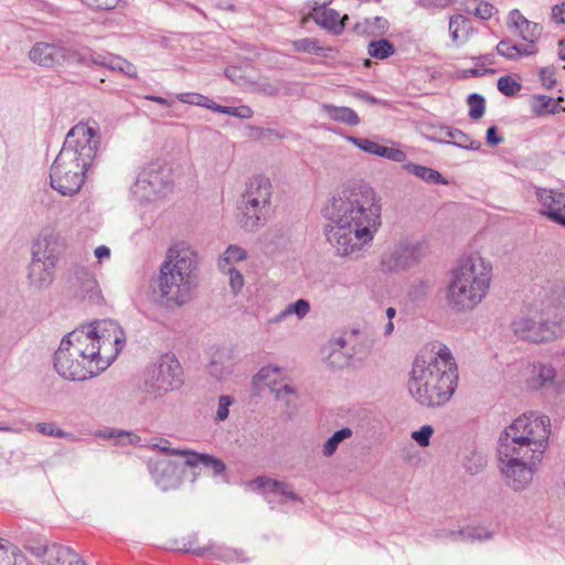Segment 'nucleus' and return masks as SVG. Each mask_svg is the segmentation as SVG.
Wrapping results in <instances>:
<instances>
[{
	"label": "nucleus",
	"instance_id": "1",
	"mask_svg": "<svg viewBox=\"0 0 565 565\" xmlns=\"http://www.w3.org/2000/svg\"><path fill=\"white\" fill-rule=\"evenodd\" d=\"M329 221L324 235L338 256L358 259L382 224L381 198L364 181H353L335 190L322 209Z\"/></svg>",
	"mask_w": 565,
	"mask_h": 565
},
{
	"label": "nucleus",
	"instance_id": "2",
	"mask_svg": "<svg viewBox=\"0 0 565 565\" xmlns=\"http://www.w3.org/2000/svg\"><path fill=\"white\" fill-rule=\"evenodd\" d=\"M125 334L113 320L94 321L68 332L54 353L56 373L68 381H84L105 371L122 350Z\"/></svg>",
	"mask_w": 565,
	"mask_h": 565
},
{
	"label": "nucleus",
	"instance_id": "3",
	"mask_svg": "<svg viewBox=\"0 0 565 565\" xmlns=\"http://www.w3.org/2000/svg\"><path fill=\"white\" fill-rule=\"evenodd\" d=\"M458 384V367L450 349L441 343L416 355L407 388L422 406L440 407L452 397Z\"/></svg>",
	"mask_w": 565,
	"mask_h": 565
},
{
	"label": "nucleus",
	"instance_id": "4",
	"mask_svg": "<svg viewBox=\"0 0 565 565\" xmlns=\"http://www.w3.org/2000/svg\"><path fill=\"white\" fill-rule=\"evenodd\" d=\"M99 146L97 129L85 122L66 135L62 149L51 166V186L62 195L73 196L83 188Z\"/></svg>",
	"mask_w": 565,
	"mask_h": 565
},
{
	"label": "nucleus",
	"instance_id": "5",
	"mask_svg": "<svg viewBox=\"0 0 565 565\" xmlns=\"http://www.w3.org/2000/svg\"><path fill=\"white\" fill-rule=\"evenodd\" d=\"M198 265V253L190 244L178 242L170 246L157 279L160 297L178 307L188 303L196 287Z\"/></svg>",
	"mask_w": 565,
	"mask_h": 565
},
{
	"label": "nucleus",
	"instance_id": "6",
	"mask_svg": "<svg viewBox=\"0 0 565 565\" xmlns=\"http://www.w3.org/2000/svg\"><path fill=\"white\" fill-rule=\"evenodd\" d=\"M492 279L490 262L470 255L452 269L446 290L448 306L457 312L475 309L487 296Z\"/></svg>",
	"mask_w": 565,
	"mask_h": 565
},
{
	"label": "nucleus",
	"instance_id": "7",
	"mask_svg": "<svg viewBox=\"0 0 565 565\" xmlns=\"http://www.w3.org/2000/svg\"><path fill=\"white\" fill-rule=\"evenodd\" d=\"M551 422L545 415L524 414L518 417L499 439L503 455L518 451L531 455L532 458H543L551 435Z\"/></svg>",
	"mask_w": 565,
	"mask_h": 565
},
{
	"label": "nucleus",
	"instance_id": "8",
	"mask_svg": "<svg viewBox=\"0 0 565 565\" xmlns=\"http://www.w3.org/2000/svg\"><path fill=\"white\" fill-rule=\"evenodd\" d=\"M542 315L518 317L511 323L513 333L521 340L535 343L548 342L557 337L559 324L565 319V288L557 286L551 290Z\"/></svg>",
	"mask_w": 565,
	"mask_h": 565
},
{
	"label": "nucleus",
	"instance_id": "9",
	"mask_svg": "<svg viewBox=\"0 0 565 565\" xmlns=\"http://www.w3.org/2000/svg\"><path fill=\"white\" fill-rule=\"evenodd\" d=\"M274 189L264 175L249 179L237 202V223L245 232L255 233L266 225L274 213Z\"/></svg>",
	"mask_w": 565,
	"mask_h": 565
},
{
	"label": "nucleus",
	"instance_id": "10",
	"mask_svg": "<svg viewBox=\"0 0 565 565\" xmlns=\"http://www.w3.org/2000/svg\"><path fill=\"white\" fill-rule=\"evenodd\" d=\"M173 186L171 167L156 160L147 163L139 171L131 186V194L139 202H156L170 194Z\"/></svg>",
	"mask_w": 565,
	"mask_h": 565
},
{
	"label": "nucleus",
	"instance_id": "11",
	"mask_svg": "<svg viewBox=\"0 0 565 565\" xmlns=\"http://www.w3.org/2000/svg\"><path fill=\"white\" fill-rule=\"evenodd\" d=\"M499 468L504 477L505 483L514 491H522L533 480L537 463L542 458H532L529 454L515 452L503 455V447L498 448Z\"/></svg>",
	"mask_w": 565,
	"mask_h": 565
},
{
	"label": "nucleus",
	"instance_id": "12",
	"mask_svg": "<svg viewBox=\"0 0 565 565\" xmlns=\"http://www.w3.org/2000/svg\"><path fill=\"white\" fill-rule=\"evenodd\" d=\"M182 384V369L173 355H162L150 365L145 376V388L154 396H162Z\"/></svg>",
	"mask_w": 565,
	"mask_h": 565
},
{
	"label": "nucleus",
	"instance_id": "13",
	"mask_svg": "<svg viewBox=\"0 0 565 565\" xmlns=\"http://www.w3.org/2000/svg\"><path fill=\"white\" fill-rule=\"evenodd\" d=\"M29 58L33 63L47 68L71 62L88 63L87 55L79 53L74 47L64 45L62 42H36L29 51Z\"/></svg>",
	"mask_w": 565,
	"mask_h": 565
},
{
	"label": "nucleus",
	"instance_id": "14",
	"mask_svg": "<svg viewBox=\"0 0 565 565\" xmlns=\"http://www.w3.org/2000/svg\"><path fill=\"white\" fill-rule=\"evenodd\" d=\"M252 491L262 493L269 504H284L287 501L302 502L292 486L266 476H260L247 483Z\"/></svg>",
	"mask_w": 565,
	"mask_h": 565
},
{
	"label": "nucleus",
	"instance_id": "15",
	"mask_svg": "<svg viewBox=\"0 0 565 565\" xmlns=\"http://www.w3.org/2000/svg\"><path fill=\"white\" fill-rule=\"evenodd\" d=\"M422 257V247L418 244H403L386 252L381 260L384 273H399L415 266Z\"/></svg>",
	"mask_w": 565,
	"mask_h": 565
},
{
	"label": "nucleus",
	"instance_id": "16",
	"mask_svg": "<svg viewBox=\"0 0 565 565\" xmlns=\"http://www.w3.org/2000/svg\"><path fill=\"white\" fill-rule=\"evenodd\" d=\"M154 483L162 490L177 489L181 482L182 463L169 457L150 459L148 463Z\"/></svg>",
	"mask_w": 565,
	"mask_h": 565
},
{
	"label": "nucleus",
	"instance_id": "17",
	"mask_svg": "<svg viewBox=\"0 0 565 565\" xmlns=\"http://www.w3.org/2000/svg\"><path fill=\"white\" fill-rule=\"evenodd\" d=\"M63 248L61 235L54 228H44L33 242L32 259L56 264Z\"/></svg>",
	"mask_w": 565,
	"mask_h": 565
},
{
	"label": "nucleus",
	"instance_id": "18",
	"mask_svg": "<svg viewBox=\"0 0 565 565\" xmlns=\"http://www.w3.org/2000/svg\"><path fill=\"white\" fill-rule=\"evenodd\" d=\"M536 199L541 204V214L565 227V192L539 188Z\"/></svg>",
	"mask_w": 565,
	"mask_h": 565
},
{
	"label": "nucleus",
	"instance_id": "19",
	"mask_svg": "<svg viewBox=\"0 0 565 565\" xmlns=\"http://www.w3.org/2000/svg\"><path fill=\"white\" fill-rule=\"evenodd\" d=\"M36 550L46 565H87L82 556L68 546L53 543L39 546Z\"/></svg>",
	"mask_w": 565,
	"mask_h": 565
},
{
	"label": "nucleus",
	"instance_id": "20",
	"mask_svg": "<svg viewBox=\"0 0 565 565\" xmlns=\"http://www.w3.org/2000/svg\"><path fill=\"white\" fill-rule=\"evenodd\" d=\"M525 383L532 391L555 390L557 387L556 370L550 363L534 362Z\"/></svg>",
	"mask_w": 565,
	"mask_h": 565
},
{
	"label": "nucleus",
	"instance_id": "21",
	"mask_svg": "<svg viewBox=\"0 0 565 565\" xmlns=\"http://www.w3.org/2000/svg\"><path fill=\"white\" fill-rule=\"evenodd\" d=\"M74 286L76 296L87 299L93 303H98L102 299V291L96 280L95 274L85 267H78L74 270Z\"/></svg>",
	"mask_w": 565,
	"mask_h": 565
},
{
	"label": "nucleus",
	"instance_id": "22",
	"mask_svg": "<svg viewBox=\"0 0 565 565\" xmlns=\"http://www.w3.org/2000/svg\"><path fill=\"white\" fill-rule=\"evenodd\" d=\"M345 139L366 153L375 154L394 162H404L406 160V153L404 151L382 146L371 139L354 136H347Z\"/></svg>",
	"mask_w": 565,
	"mask_h": 565
},
{
	"label": "nucleus",
	"instance_id": "23",
	"mask_svg": "<svg viewBox=\"0 0 565 565\" xmlns=\"http://www.w3.org/2000/svg\"><path fill=\"white\" fill-rule=\"evenodd\" d=\"M88 63L105 66L110 68L111 71H117L125 74L128 77L135 78L137 77V68L136 66L128 62L127 60L113 55V54H102V53H89L87 56Z\"/></svg>",
	"mask_w": 565,
	"mask_h": 565
},
{
	"label": "nucleus",
	"instance_id": "24",
	"mask_svg": "<svg viewBox=\"0 0 565 565\" xmlns=\"http://www.w3.org/2000/svg\"><path fill=\"white\" fill-rule=\"evenodd\" d=\"M56 264L47 262L31 260L29 266V282L36 289L49 287L55 275Z\"/></svg>",
	"mask_w": 565,
	"mask_h": 565
},
{
	"label": "nucleus",
	"instance_id": "25",
	"mask_svg": "<svg viewBox=\"0 0 565 565\" xmlns=\"http://www.w3.org/2000/svg\"><path fill=\"white\" fill-rule=\"evenodd\" d=\"M433 139L437 140V137H434ZM438 140L469 150H479L481 147L480 141L472 140L463 131L450 127L440 128Z\"/></svg>",
	"mask_w": 565,
	"mask_h": 565
},
{
	"label": "nucleus",
	"instance_id": "26",
	"mask_svg": "<svg viewBox=\"0 0 565 565\" xmlns=\"http://www.w3.org/2000/svg\"><path fill=\"white\" fill-rule=\"evenodd\" d=\"M310 17L317 24L333 34H340L344 29V22L334 9L322 8L312 12Z\"/></svg>",
	"mask_w": 565,
	"mask_h": 565
},
{
	"label": "nucleus",
	"instance_id": "27",
	"mask_svg": "<svg viewBox=\"0 0 565 565\" xmlns=\"http://www.w3.org/2000/svg\"><path fill=\"white\" fill-rule=\"evenodd\" d=\"M184 465L189 467H198L202 465L206 468L212 469L214 476L222 475L224 477V480L226 481V476L224 475L226 466L221 459L214 456L191 451V454H188V458L185 459Z\"/></svg>",
	"mask_w": 565,
	"mask_h": 565
},
{
	"label": "nucleus",
	"instance_id": "28",
	"mask_svg": "<svg viewBox=\"0 0 565 565\" xmlns=\"http://www.w3.org/2000/svg\"><path fill=\"white\" fill-rule=\"evenodd\" d=\"M321 109L327 115V117L333 121L342 122L349 126H356L360 124V117L350 107L322 104Z\"/></svg>",
	"mask_w": 565,
	"mask_h": 565
},
{
	"label": "nucleus",
	"instance_id": "29",
	"mask_svg": "<svg viewBox=\"0 0 565 565\" xmlns=\"http://www.w3.org/2000/svg\"><path fill=\"white\" fill-rule=\"evenodd\" d=\"M270 391L274 393L275 398L284 404L285 412L289 417H291L297 411L298 396L296 390L288 384H282L280 386L274 384L270 387Z\"/></svg>",
	"mask_w": 565,
	"mask_h": 565
},
{
	"label": "nucleus",
	"instance_id": "30",
	"mask_svg": "<svg viewBox=\"0 0 565 565\" xmlns=\"http://www.w3.org/2000/svg\"><path fill=\"white\" fill-rule=\"evenodd\" d=\"M0 565H29V562L19 547L0 539Z\"/></svg>",
	"mask_w": 565,
	"mask_h": 565
},
{
	"label": "nucleus",
	"instance_id": "31",
	"mask_svg": "<svg viewBox=\"0 0 565 565\" xmlns=\"http://www.w3.org/2000/svg\"><path fill=\"white\" fill-rule=\"evenodd\" d=\"M403 168L411 174L416 175L420 180L430 184H448V181L441 175L440 172L431 168L419 166L416 163H405Z\"/></svg>",
	"mask_w": 565,
	"mask_h": 565
},
{
	"label": "nucleus",
	"instance_id": "32",
	"mask_svg": "<svg viewBox=\"0 0 565 565\" xmlns=\"http://www.w3.org/2000/svg\"><path fill=\"white\" fill-rule=\"evenodd\" d=\"M472 31L471 22L462 14L451 15L449 19V33L454 42L466 41Z\"/></svg>",
	"mask_w": 565,
	"mask_h": 565
},
{
	"label": "nucleus",
	"instance_id": "33",
	"mask_svg": "<svg viewBox=\"0 0 565 565\" xmlns=\"http://www.w3.org/2000/svg\"><path fill=\"white\" fill-rule=\"evenodd\" d=\"M497 52L499 55L508 60H518L521 56L532 55L536 50H529L525 45L514 44L509 39L501 40L497 45Z\"/></svg>",
	"mask_w": 565,
	"mask_h": 565
},
{
	"label": "nucleus",
	"instance_id": "34",
	"mask_svg": "<svg viewBox=\"0 0 565 565\" xmlns=\"http://www.w3.org/2000/svg\"><path fill=\"white\" fill-rule=\"evenodd\" d=\"M310 310V305L305 299H298L297 301L289 303L284 310L268 320V323L276 324L281 322L287 317L295 315L298 319L305 318Z\"/></svg>",
	"mask_w": 565,
	"mask_h": 565
},
{
	"label": "nucleus",
	"instance_id": "35",
	"mask_svg": "<svg viewBox=\"0 0 565 565\" xmlns=\"http://www.w3.org/2000/svg\"><path fill=\"white\" fill-rule=\"evenodd\" d=\"M562 100V97L554 99L545 95L534 96L532 100V110L534 114L539 116L546 114L554 115L559 113L561 110H564L563 108L559 107V102Z\"/></svg>",
	"mask_w": 565,
	"mask_h": 565
},
{
	"label": "nucleus",
	"instance_id": "36",
	"mask_svg": "<svg viewBox=\"0 0 565 565\" xmlns=\"http://www.w3.org/2000/svg\"><path fill=\"white\" fill-rule=\"evenodd\" d=\"M353 435V431L350 427H343L337 431L333 433L331 437H329L326 443L322 445L321 454L323 457H332L337 449L339 448V445L344 441L345 439L351 438Z\"/></svg>",
	"mask_w": 565,
	"mask_h": 565
},
{
	"label": "nucleus",
	"instance_id": "37",
	"mask_svg": "<svg viewBox=\"0 0 565 565\" xmlns=\"http://www.w3.org/2000/svg\"><path fill=\"white\" fill-rule=\"evenodd\" d=\"M246 258L247 252L243 247L230 245L220 256L217 266L221 271H225L226 268L233 267L234 263L245 260Z\"/></svg>",
	"mask_w": 565,
	"mask_h": 565
},
{
	"label": "nucleus",
	"instance_id": "38",
	"mask_svg": "<svg viewBox=\"0 0 565 565\" xmlns=\"http://www.w3.org/2000/svg\"><path fill=\"white\" fill-rule=\"evenodd\" d=\"M543 28L541 24L526 20L525 23L515 32L521 39L529 42V50H535V42L540 39Z\"/></svg>",
	"mask_w": 565,
	"mask_h": 565
},
{
	"label": "nucleus",
	"instance_id": "39",
	"mask_svg": "<svg viewBox=\"0 0 565 565\" xmlns=\"http://www.w3.org/2000/svg\"><path fill=\"white\" fill-rule=\"evenodd\" d=\"M394 52L395 47L393 43H391L386 39L371 41L367 46L369 55L377 60H385L388 56L393 55Z\"/></svg>",
	"mask_w": 565,
	"mask_h": 565
},
{
	"label": "nucleus",
	"instance_id": "40",
	"mask_svg": "<svg viewBox=\"0 0 565 565\" xmlns=\"http://www.w3.org/2000/svg\"><path fill=\"white\" fill-rule=\"evenodd\" d=\"M450 535L455 536L454 533H450ZM456 535H460L461 542H473L491 539V533L482 526H466L456 532Z\"/></svg>",
	"mask_w": 565,
	"mask_h": 565
},
{
	"label": "nucleus",
	"instance_id": "41",
	"mask_svg": "<svg viewBox=\"0 0 565 565\" xmlns=\"http://www.w3.org/2000/svg\"><path fill=\"white\" fill-rule=\"evenodd\" d=\"M468 13L475 14L481 20H489L498 10L494 6L489 2L473 0L466 8Z\"/></svg>",
	"mask_w": 565,
	"mask_h": 565
},
{
	"label": "nucleus",
	"instance_id": "42",
	"mask_svg": "<svg viewBox=\"0 0 565 565\" xmlns=\"http://www.w3.org/2000/svg\"><path fill=\"white\" fill-rule=\"evenodd\" d=\"M248 66L231 65L225 68V76L233 83L239 86H247L250 84L248 78Z\"/></svg>",
	"mask_w": 565,
	"mask_h": 565
},
{
	"label": "nucleus",
	"instance_id": "43",
	"mask_svg": "<svg viewBox=\"0 0 565 565\" xmlns=\"http://www.w3.org/2000/svg\"><path fill=\"white\" fill-rule=\"evenodd\" d=\"M469 117L473 120L480 119L486 109V100L480 94L473 93L468 97Z\"/></svg>",
	"mask_w": 565,
	"mask_h": 565
},
{
	"label": "nucleus",
	"instance_id": "44",
	"mask_svg": "<svg viewBox=\"0 0 565 565\" xmlns=\"http://www.w3.org/2000/svg\"><path fill=\"white\" fill-rule=\"evenodd\" d=\"M292 46L297 52H305L309 54H319L323 50L319 45L318 40L311 38L292 41Z\"/></svg>",
	"mask_w": 565,
	"mask_h": 565
},
{
	"label": "nucleus",
	"instance_id": "45",
	"mask_svg": "<svg viewBox=\"0 0 565 565\" xmlns=\"http://www.w3.org/2000/svg\"><path fill=\"white\" fill-rule=\"evenodd\" d=\"M233 403L234 399L230 395H221L218 397L217 409L214 417L215 423L224 422L228 418L230 407L233 405Z\"/></svg>",
	"mask_w": 565,
	"mask_h": 565
},
{
	"label": "nucleus",
	"instance_id": "46",
	"mask_svg": "<svg viewBox=\"0 0 565 565\" xmlns=\"http://www.w3.org/2000/svg\"><path fill=\"white\" fill-rule=\"evenodd\" d=\"M498 89L505 96H514L521 89V85L510 76L498 79Z\"/></svg>",
	"mask_w": 565,
	"mask_h": 565
},
{
	"label": "nucleus",
	"instance_id": "47",
	"mask_svg": "<svg viewBox=\"0 0 565 565\" xmlns=\"http://www.w3.org/2000/svg\"><path fill=\"white\" fill-rule=\"evenodd\" d=\"M35 429L44 436L56 438H65L68 436L66 431L58 428L54 423H38Z\"/></svg>",
	"mask_w": 565,
	"mask_h": 565
},
{
	"label": "nucleus",
	"instance_id": "48",
	"mask_svg": "<svg viewBox=\"0 0 565 565\" xmlns=\"http://www.w3.org/2000/svg\"><path fill=\"white\" fill-rule=\"evenodd\" d=\"M282 88H285L282 83L276 84L266 79L255 83V90L268 96H277Z\"/></svg>",
	"mask_w": 565,
	"mask_h": 565
},
{
	"label": "nucleus",
	"instance_id": "49",
	"mask_svg": "<svg viewBox=\"0 0 565 565\" xmlns=\"http://www.w3.org/2000/svg\"><path fill=\"white\" fill-rule=\"evenodd\" d=\"M217 110L220 114H226L243 119H249L254 115L253 109L246 105H242L238 107L224 106L223 109Z\"/></svg>",
	"mask_w": 565,
	"mask_h": 565
},
{
	"label": "nucleus",
	"instance_id": "50",
	"mask_svg": "<svg viewBox=\"0 0 565 565\" xmlns=\"http://www.w3.org/2000/svg\"><path fill=\"white\" fill-rule=\"evenodd\" d=\"M487 460L486 458L480 454H472L471 457H468L465 461V468L466 470L471 473L476 475L480 470L483 469L486 466Z\"/></svg>",
	"mask_w": 565,
	"mask_h": 565
},
{
	"label": "nucleus",
	"instance_id": "51",
	"mask_svg": "<svg viewBox=\"0 0 565 565\" xmlns=\"http://www.w3.org/2000/svg\"><path fill=\"white\" fill-rule=\"evenodd\" d=\"M434 428L430 425H424L420 429L412 433V438L422 447H427L430 443V437Z\"/></svg>",
	"mask_w": 565,
	"mask_h": 565
},
{
	"label": "nucleus",
	"instance_id": "52",
	"mask_svg": "<svg viewBox=\"0 0 565 565\" xmlns=\"http://www.w3.org/2000/svg\"><path fill=\"white\" fill-rule=\"evenodd\" d=\"M224 273L227 274L230 277V287H231L232 291L235 295H237L244 286L243 275L241 274V271H238L234 267L226 268V270Z\"/></svg>",
	"mask_w": 565,
	"mask_h": 565
},
{
	"label": "nucleus",
	"instance_id": "53",
	"mask_svg": "<svg viewBox=\"0 0 565 565\" xmlns=\"http://www.w3.org/2000/svg\"><path fill=\"white\" fill-rule=\"evenodd\" d=\"M152 448L158 449L160 452L164 455H175L180 457L188 458V454H191L189 450H178L170 447V441L163 438H160L157 443L152 444Z\"/></svg>",
	"mask_w": 565,
	"mask_h": 565
},
{
	"label": "nucleus",
	"instance_id": "54",
	"mask_svg": "<svg viewBox=\"0 0 565 565\" xmlns=\"http://www.w3.org/2000/svg\"><path fill=\"white\" fill-rule=\"evenodd\" d=\"M527 19L516 9L512 10L508 17V28L512 32H516Z\"/></svg>",
	"mask_w": 565,
	"mask_h": 565
},
{
	"label": "nucleus",
	"instance_id": "55",
	"mask_svg": "<svg viewBox=\"0 0 565 565\" xmlns=\"http://www.w3.org/2000/svg\"><path fill=\"white\" fill-rule=\"evenodd\" d=\"M430 288L429 281L420 280L412 287L409 295L414 300H419L430 291Z\"/></svg>",
	"mask_w": 565,
	"mask_h": 565
},
{
	"label": "nucleus",
	"instance_id": "56",
	"mask_svg": "<svg viewBox=\"0 0 565 565\" xmlns=\"http://www.w3.org/2000/svg\"><path fill=\"white\" fill-rule=\"evenodd\" d=\"M540 79L546 88H552L556 84L555 71L553 67H543L540 71Z\"/></svg>",
	"mask_w": 565,
	"mask_h": 565
},
{
	"label": "nucleus",
	"instance_id": "57",
	"mask_svg": "<svg viewBox=\"0 0 565 565\" xmlns=\"http://www.w3.org/2000/svg\"><path fill=\"white\" fill-rule=\"evenodd\" d=\"M231 372L230 366H225L223 364H220L217 361L213 360L209 365V373L217 379L221 380L225 375H227Z\"/></svg>",
	"mask_w": 565,
	"mask_h": 565
},
{
	"label": "nucleus",
	"instance_id": "58",
	"mask_svg": "<svg viewBox=\"0 0 565 565\" xmlns=\"http://www.w3.org/2000/svg\"><path fill=\"white\" fill-rule=\"evenodd\" d=\"M177 97L181 103L198 106H201L203 104V100L205 99V96L198 93H182L179 94Z\"/></svg>",
	"mask_w": 565,
	"mask_h": 565
},
{
	"label": "nucleus",
	"instance_id": "59",
	"mask_svg": "<svg viewBox=\"0 0 565 565\" xmlns=\"http://www.w3.org/2000/svg\"><path fill=\"white\" fill-rule=\"evenodd\" d=\"M248 129L250 130L249 132V137L252 138H255V139H262L264 137H267V136H276V131L274 129H269V128H260V127H255V126H248Z\"/></svg>",
	"mask_w": 565,
	"mask_h": 565
},
{
	"label": "nucleus",
	"instance_id": "60",
	"mask_svg": "<svg viewBox=\"0 0 565 565\" xmlns=\"http://www.w3.org/2000/svg\"><path fill=\"white\" fill-rule=\"evenodd\" d=\"M552 17L557 23H565V2L555 4L552 8Z\"/></svg>",
	"mask_w": 565,
	"mask_h": 565
},
{
	"label": "nucleus",
	"instance_id": "61",
	"mask_svg": "<svg viewBox=\"0 0 565 565\" xmlns=\"http://www.w3.org/2000/svg\"><path fill=\"white\" fill-rule=\"evenodd\" d=\"M503 141V138L498 135L495 126H491L487 130V142L491 146H498Z\"/></svg>",
	"mask_w": 565,
	"mask_h": 565
},
{
	"label": "nucleus",
	"instance_id": "62",
	"mask_svg": "<svg viewBox=\"0 0 565 565\" xmlns=\"http://www.w3.org/2000/svg\"><path fill=\"white\" fill-rule=\"evenodd\" d=\"M117 436L118 438H120V443H125L126 439L128 440L129 444H132V443H137L139 440V437L131 434V433H127V431H124V430H120L118 431L117 434H115V431H110L108 437H115Z\"/></svg>",
	"mask_w": 565,
	"mask_h": 565
},
{
	"label": "nucleus",
	"instance_id": "63",
	"mask_svg": "<svg viewBox=\"0 0 565 565\" xmlns=\"http://www.w3.org/2000/svg\"><path fill=\"white\" fill-rule=\"evenodd\" d=\"M280 371L278 366H264L257 373L259 380H268L271 375L277 374Z\"/></svg>",
	"mask_w": 565,
	"mask_h": 565
},
{
	"label": "nucleus",
	"instance_id": "64",
	"mask_svg": "<svg viewBox=\"0 0 565 565\" xmlns=\"http://www.w3.org/2000/svg\"><path fill=\"white\" fill-rule=\"evenodd\" d=\"M119 0H95V7L100 10H110L118 4Z\"/></svg>",
	"mask_w": 565,
	"mask_h": 565
}]
</instances>
